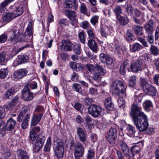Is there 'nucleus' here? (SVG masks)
<instances>
[{"instance_id":"obj_50","label":"nucleus","mask_w":159,"mask_h":159,"mask_svg":"<svg viewBox=\"0 0 159 159\" xmlns=\"http://www.w3.org/2000/svg\"><path fill=\"white\" fill-rule=\"evenodd\" d=\"M53 140L55 142L54 144L55 145H58L64 143L63 140L62 139H60L57 137V134H54L53 135Z\"/></svg>"},{"instance_id":"obj_7","label":"nucleus","mask_w":159,"mask_h":159,"mask_svg":"<svg viewBox=\"0 0 159 159\" xmlns=\"http://www.w3.org/2000/svg\"><path fill=\"white\" fill-rule=\"evenodd\" d=\"M143 97L139 95L135 97L134 102L132 104L129 113L142 111V107L140 106L139 103H141Z\"/></svg>"},{"instance_id":"obj_45","label":"nucleus","mask_w":159,"mask_h":159,"mask_svg":"<svg viewBox=\"0 0 159 159\" xmlns=\"http://www.w3.org/2000/svg\"><path fill=\"white\" fill-rule=\"evenodd\" d=\"M2 157L5 159L9 158L11 154L10 150L7 148L4 149L2 152Z\"/></svg>"},{"instance_id":"obj_42","label":"nucleus","mask_w":159,"mask_h":159,"mask_svg":"<svg viewBox=\"0 0 159 159\" xmlns=\"http://www.w3.org/2000/svg\"><path fill=\"white\" fill-rule=\"evenodd\" d=\"M106 138L109 143L111 144L115 143L117 138L115 136L111 135L110 134H108V133H107Z\"/></svg>"},{"instance_id":"obj_25","label":"nucleus","mask_w":159,"mask_h":159,"mask_svg":"<svg viewBox=\"0 0 159 159\" xmlns=\"http://www.w3.org/2000/svg\"><path fill=\"white\" fill-rule=\"evenodd\" d=\"M143 27L138 25H134L132 29L134 31V34L136 35L142 36L143 35Z\"/></svg>"},{"instance_id":"obj_51","label":"nucleus","mask_w":159,"mask_h":159,"mask_svg":"<svg viewBox=\"0 0 159 159\" xmlns=\"http://www.w3.org/2000/svg\"><path fill=\"white\" fill-rule=\"evenodd\" d=\"M86 67L87 70L90 73H93L96 69V66H94L93 65L90 64H87L86 65Z\"/></svg>"},{"instance_id":"obj_59","label":"nucleus","mask_w":159,"mask_h":159,"mask_svg":"<svg viewBox=\"0 0 159 159\" xmlns=\"http://www.w3.org/2000/svg\"><path fill=\"white\" fill-rule=\"evenodd\" d=\"M101 78V75L97 72L94 73L92 76L93 80L98 82L100 81Z\"/></svg>"},{"instance_id":"obj_5","label":"nucleus","mask_w":159,"mask_h":159,"mask_svg":"<svg viewBox=\"0 0 159 159\" xmlns=\"http://www.w3.org/2000/svg\"><path fill=\"white\" fill-rule=\"evenodd\" d=\"M102 110V106L96 104H91L88 108V113L94 118H97L101 116Z\"/></svg>"},{"instance_id":"obj_54","label":"nucleus","mask_w":159,"mask_h":159,"mask_svg":"<svg viewBox=\"0 0 159 159\" xmlns=\"http://www.w3.org/2000/svg\"><path fill=\"white\" fill-rule=\"evenodd\" d=\"M40 150V138L38 137L36 140L35 143V145L34 148V151L35 152H38Z\"/></svg>"},{"instance_id":"obj_36","label":"nucleus","mask_w":159,"mask_h":159,"mask_svg":"<svg viewBox=\"0 0 159 159\" xmlns=\"http://www.w3.org/2000/svg\"><path fill=\"white\" fill-rule=\"evenodd\" d=\"M66 15L70 19H73L76 17L75 12L74 11L66 10L65 12Z\"/></svg>"},{"instance_id":"obj_39","label":"nucleus","mask_w":159,"mask_h":159,"mask_svg":"<svg viewBox=\"0 0 159 159\" xmlns=\"http://www.w3.org/2000/svg\"><path fill=\"white\" fill-rule=\"evenodd\" d=\"M125 38L127 41L129 42H132L134 41V36L131 31L129 30H127Z\"/></svg>"},{"instance_id":"obj_58","label":"nucleus","mask_w":159,"mask_h":159,"mask_svg":"<svg viewBox=\"0 0 159 159\" xmlns=\"http://www.w3.org/2000/svg\"><path fill=\"white\" fill-rule=\"evenodd\" d=\"M80 26L84 29H88L90 26V24L88 21H82L80 25Z\"/></svg>"},{"instance_id":"obj_23","label":"nucleus","mask_w":159,"mask_h":159,"mask_svg":"<svg viewBox=\"0 0 159 159\" xmlns=\"http://www.w3.org/2000/svg\"><path fill=\"white\" fill-rule=\"evenodd\" d=\"M12 13L8 12L3 14L2 17V20L3 22L8 23L15 18Z\"/></svg>"},{"instance_id":"obj_17","label":"nucleus","mask_w":159,"mask_h":159,"mask_svg":"<svg viewBox=\"0 0 159 159\" xmlns=\"http://www.w3.org/2000/svg\"><path fill=\"white\" fill-rule=\"evenodd\" d=\"M104 105L106 109L108 111H112L115 109L114 104L111 97H108L105 99Z\"/></svg>"},{"instance_id":"obj_9","label":"nucleus","mask_w":159,"mask_h":159,"mask_svg":"<svg viewBox=\"0 0 159 159\" xmlns=\"http://www.w3.org/2000/svg\"><path fill=\"white\" fill-rule=\"evenodd\" d=\"M53 150L54 156L58 159L62 158L64 152V143L58 145L54 144Z\"/></svg>"},{"instance_id":"obj_40","label":"nucleus","mask_w":159,"mask_h":159,"mask_svg":"<svg viewBox=\"0 0 159 159\" xmlns=\"http://www.w3.org/2000/svg\"><path fill=\"white\" fill-rule=\"evenodd\" d=\"M78 37L81 43L84 44L86 43V37L84 30H81L78 34Z\"/></svg>"},{"instance_id":"obj_37","label":"nucleus","mask_w":159,"mask_h":159,"mask_svg":"<svg viewBox=\"0 0 159 159\" xmlns=\"http://www.w3.org/2000/svg\"><path fill=\"white\" fill-rule=\"evenodd\" d=\"M17 59L19 64H21L27 62L29 60V57L27 55H22L18 56Z\"/></svg>"},{"instance_id":"obj_41","label":"nucleus","mask_w":159,"mask_h":159,"mask_svg":"<svg viewBox=\"0 0 159 159\" xmlns=\"http://www.w3.org/2000/svg\"><path fill=\"white\" fill-rule=\"evenodd\" d=\"M80 9L81 13L86 15L88 16H89V15H88L87 8L85 3H81Z\"/></svg>"},{"instance_id":"obj_49","label":"nucleus","mask_w":159,"mask_h":159,"mask_svg":"<svg viewBox=\"0 0 159 159\" xmlns=\"http://www.w3.org/2000/svg\"><path fill=\"white\" fill-rule=\"evenodd\" d=\"M100 32L102 37L107 38L108 35V32L106 30V27L101 25L100 26Z\"/></svg>"},{"instance_id":"obj_6","label":"nucleus","mask_w":159,"mask_h":159,"mask_svg":"<svg viewBox=\"0 0 159 159\" xmlns=\"http://www.w3.org/2000/svg\"><path fill=\"white\" fill-rule=\"evenodd\" d=\"M139 57L137 60L134 61L130 65V67L132 72L137 73L141 71L144 67L145 63L142 59Z\"/></svg>"},{"instance_id":"obj_19","label":"nucleus","mask_w":159,"mask_h":159,"mask_svg":"<svg viewBox=\"0 0 159 159\" xmlns=\"http://www.w3.org/2000/svg\"><path fill=\"white\" fill-rule=\"evenodd\" d=\"M129 61L128 59H126L121 64L120 68V73L122 75H124L126 73V70H129Z\"/></svg>"},{"instance_id":"obj_48","label":"nucleus","mask_w":159,"mask_h":159,"mask_svg":"<svg viewBox=\"0 0 159 159\" xmlns=\"http://www.w3.org/2000/svg\"><path fill=\"white\" fill-rule=\"evenodd\" d=\"M151 53L154 56H157L158 54V49L157 47L154 45H151L150 49Z\"/></svg>"},{"instance_id":"obj_31","label":"nucleus","mask_w":159,"mask_h":159,"mask_svg":"<svg viewBox=\"0 0 159 159\" xmlns=\"http://www.w3.org/2000/svg\"><path fill=\"white\" fill-rule=\"evenodd\" d=\"M140 151V147L136 144L132 145L130 149V153L133 157H134L136 154H138Z\"/></svg>"},{"instance_id":"obj_29","label":"nucleus","mask_w":159,"mask_h":159,"mask_svg":"<svg viewBox=\"0 0 159 159\" xmlns=\"http://www.w3.org/2000/svg\"><path fill=\"white\" fill-rule=\"evenodd\" d=\"M16 125V121L12 118H10L7 120L6 124V127L8 130L10 131L13 129Z\"/></svg>"},{"instance_id":"obj_27","label":"nucleus","mask_w":159,"mask_h":159,"mask_svg":"<svg viewBox=\"0 0 159 159\" xmlns=\"http://www.w3.org/2000/svg\"><path fill=\"white\" fill-rule=\"evenodd\" d=\"M117 20L118 21L120 25H125L129 22V19L127 16H122L121 15L117 16Z\"/></svg>"},{"instance_id":"obj_47","label":"nucleus","mask_w":159,"mask_h":159,"mask_svg":"<svg viewBox=\"0 0 159 159\" xmlns=\"http://www.w3.org/2000/svg\"><path fill=\"white\" fill-rule=\"evenodd\" d=\"M136 83V79L135 76H133L130 77L129 81V85L131 87H135Z\"/></svg>"},{"instance_id":"obj_63","label":"nucleus","mask_w":159,"mask_h":159,"mask_svg":"<svg viewBox=\"0 0 159 159\" xmlns=\"http://www.w3.org/2000/svg\"><path fill=\"white\" fill-rule=\"evenodd\" d=\"M148 35L147 39V40L149 43L152 44L154 42V36L153 34H147Z\"/></svg>"},{"instance_id":"obj_12","label":"nucleus","mask_w":159,"mask_h":159,"mask_svg":"<svg viewBox=\"0 0 159 159\" xmlns=\"http://www.w3.org/2000/svg\"><path fill=\"white\" fill-rule=\"evenodd\" d=\"M31 23H29L28 26L26 29V31L25 32V39H22V41H24L25 42H30L32 43L33 39V36L32 35V30L31 27ZM32 45V44L30 45Z\"/></svg>"},{"instance_id":"obj_52","label":"nucleus","mask_w":159,"mask_h":159,"mask_svg":"<svg viewBox=\"0 0 159 159\" xmlns=\"http://www.w3.org/2000/svg\"><path fill=\"white\" fill-rule=\"evenodd\" d=\"M108 134L115 136L117 138V129L116 128L111 127L109 129L108 133Z\"/></svg>"},{"instance_id":"obj_8","label":"nucleus","mask_w":159,"mask_h":159,"mask_svg":"<svg viewBox=\"0 0 159 159\" xmlns=\"http://www.w3.org/2000/svg\"><path fill=\"white\" fill-rule=\"evenodd\" d=\"M84 149L82 144L80 142L77 143L74 151L75 159H80V157L84 156Z\"/></svg>"},{"instance_id":"obj_46","label":"nucleus","mask_w":159,"mask_h":159,"mask_svg":"<svg viewBox=\"0 0 159 159\" xmlns=\"http://www.w3.org/2000/svg\"><path fill=\"white\" fill-rule=\"evenodd\" d=\"M8 71L7 68L2 69L0 70V78L4 79L7 76Z\"/></svg>"},{"instance_id":"obj_33","label":"nucleus","mask_w":159,"mask_h":159,"mask_svg":"<svg viewBox=\"0 0 159 159\" xmlns=\"http://www.w3.org/2000/svg\"><path fill=\"white\" fill-rule=\"evenodd\" d=\"M120 146L125 156L128 155L129 153V148L126 143L123 142L120 144Z\"/></svg>"},{"instance_id":"obj_20","label":"nucleus","mask_w":159,"mask_h":159,"mask_svg":"<svg viewBox=\"0 0 159 159\" xmlns=\"http://www.w3.org/2000/svg\"><path fill=\"white\" fill-rule=\"evenodd\" d=\"M40 121V113L37 109H36L32 117L31 126H34L38 124Z\"/></svg>"},{"instance_id":"obj_61","label":"nucleus","mask_w":159,"mask_h":159,"mask_svg":"<svg viewBox=\"0 0 159 159\" xmlns=\"http://www.w3.org/2000/svg\"><path fill=\"white\" fill-rule=\"evenodd\" d=\"M87 33L88 37L89 39H95V36L94 34V33L93 31L92 30L90 29H88L87 30Z\"/></svg>"},{"instance_id":"obj_44","label":"nucleus","mask_w":159,"mask_h":159,"mask_svg":"<svg viewBox=\"0 0 159 159\" xmlns=\"http://www.w3.org/2000/svg\"><path fill=\"white\" fill-rule=\"evenodd\" d=\"M134 9L131 5L128 4L126 6L125 10L129 16H133Z\"/></svg>"},{"instance_id":"obj_64","label":"nucleus","mask_w":159,"mask_h":159,"mask_svg":"<svg viewBox=\"0 0 159 159\" xmlns=\"http://www.w3.org/2000/svg\"><path fill=\"white\" fill-rule=\"evenodd\" d=\"M7 5L3 2L0 4V12L2 13H4L6 9V7Z\"/></svg>"},{"instance_id":"obj_21","label":"nucleus","mask_w":159,"mask_h":159,"mask_svg":"<svg viewBox=\"0 0 159 159\" xmlns=\"http://www.w3.org/2000/svg\"><path fill=\"white\" fill-rule=\"evenodd\" d=\"M93 39H90L88 40V45L93 52H96L98 51V44Z\"/></svg>"},{"instance_id":"obj_34","label":"nucleus","mask_w":159,"mask_h":159,"mask_svg":"<svg viewBox=\"0 0 159 159\" xmlns=\"http://www.w3.org/2000/svg\"><path fill=\"white\" fill-rule=\"evenodd\" d=\"M24 11L23 8L21 7H16L15 9L12 12L15 18L21 15Z\"/></svg>"},{"instance_id":"obj_28","label":"nucleus","mask_w":159,"mask_h":159,"mask_svg":"<svg viewBox=\"0 0 159 159\" xmlns=\"http://www.w3.org/2000/svg\"><path fill=\"white\" fill-rule=\"evenodd\" d=\"M95 155V151L94 148L90 147L88 148L87 155L86 159H94Z\"/></svg>"},{"instance_id":"obj_32","label":"nucleus","mask_w":159,"mask_h":159,"mask_svg":"<svg viewBox=\"0 0 159 159\" xmlns=\"http://www.w3.org/2000/svg\"><path fill=\"white\" fill-rule=\"evenodd\" d=\"M18 157L21 159H29L26 152L22 149H18L17 152Z\"/></svg>"},{"instance_id":"obj_18","label":"nucleus","mask_w":159,"mask_h":159,"mask_svg":"<svg viewBox=\"0 0 159 159\" xmlns=\"http://www.w3.org/2000/svg\"><path fill=\"white\" fill-rule=\"evenodd\" d=\"M19 30L18 29L14 30L12 33V35L10 38V40L13 42L14 43H16L17 42L22 40V39L19 37Z\"/></svg>"},{"instance_id":"obj_62","label":"nucleus","mask_w":159,"mask_h":159,"mask_svg":"<svg viewBox=\"0 0 159 159\" xmlns=\"http://www.w3.org/2000/svg\"><path fill=\"white\" fill-rule=\"evenodd\" d=\"M78 63L76 62L71 61L69 63V66L71 69L75 71H77Z\"/></svg>"},{"instance_id":"obj_56","label":"nucleus","mask_w":159,"mask_h":159,"mask_svg":"<svg viewBox=\"0 0 159 159\" xmlns=\"http://www.w3.org/2000/svg\"><path fill=\"white\" fill-rule=\"evenodd\" d=\"M17 106V105L12 103L10 102L8 104L4 105L5 108L7 110H12L16 108Z\"/></svg>"},{"instance_id":"obj_13","label":"nucleus","mask_w":159,"mask_h":159,"mask_svg":"<svg viewBox=\"0 0 159 159\" xmlns=\"http://www.w3.org/2000/svg\"><path fill=\"white\" fill-rule=\"evenodd\" d=\"M145 33L147 34H153L154 31V22L152 19L148 20L144 25Z\"/></svg>"},{"instance_id":"obj_14","label":"nucleus","mask_w":159,"mask_h":159,"mask_svg":"<svg viewBox=\"0 0 159 159\" xmlns=\"http://www.w3.org/2000/svg\"><path fill=\"white\" fill-rule=\"evenodd\" d=\"M27 73V70L25 69H20L15 71L13 74V77L16 80L22 78L25 76Z\"/></svg>"},{"instance_id":"obj_22","label":"nucleus","mask_w":159,"mask_h":159,"mask_svg":"<svg viewBox=\"0 0 159 159\" xmlns=\"http://www.w3.org/2000/svg\"><path fill=\"white\" fill-rule=\"evenodd\" d=\"M40 131V128L39 126L33 128L30 131V138L32 141H34L38 136V133Z\"/></svg>"},{"instance_id":"obj_10","label":"nucleus","mask_w":159,"mask_h":159,"mask_svg":"<svg viewBox=\"0 0 159 159\" xmlns=\"http://www.w3.org/2000/svg\"><path fill=\"white\" fill-rule=\"evenodd\" d=\"M62 44L61 46V50L64 51H70L76 47V45L69 40H62Z\"/></svg>"},{"instance_id":"obj_15","label":"nucleus","mask_w":159,"mask_h":159,"mask_svg":"<svg viewBox=\"0 0 159 159\" xmlns=\"http://www.w3.org/2000/svg\"><path fill=\"white\" fill-rule=\"evenodd\" d=\"M22 95L23 98L26 101L31 100L33 98V94L30 92L27 86L24 87Z\"/></svg>"},{"instance_id":"obj_11","label":"nucleus","mask_w":159,"mask_h":159,"mask_svg":"<svg viewBox=\"0 0 159 159\" xmlns=\"http://www.w3.org/2000/svg\"><path fill=\"white\" fill-rule=\"evenodd\" d=\"M77 133L79 140L84 144L87 139V134L85 129L79 127L77 129Z\"/></svg>"},{"instance_id":"obj_3","label":"nucleus","mask_w":159,"mask_h":159,"mask_svg":"<svg viewBox=\"0 0 159 159\" xmlns=\"http://www.w3.org/2000/svg\"><path fill=\"white\" fill-rule=\"evenodd\" d=\"M112 88L114 94L121 97L122 96L123 97H126V86L124 85L123 82L122 81L116 80L113 82Z\"/></svg>"},{"instance_id":"obj_53","label":"nucleus","mask_w":159,"mask_h":159,"mask_svg":"<svg viewBox=\"0 0 159 159\" xmlns=\"http://www.w3.org/2000/svg\"><path fill=\"white\" fill-rule=\"evenodd\" d=\"M16 91L17 90L15 89V88L12 87L9 89L6 93V96L9 98V96L13 95Z\"/></svg>"},{"instance_id":"obj_2","label":"nucleus","mask_w":159,"mask_h":159,"mask_svg":"<svg viewBox=\"0 0 159 159\" xmlns=\"http://www.w3.org/2000/svg\"><path fill=\"white\" fill-rule=\"evenodd\" d=\"M139 83L143 91L146 95L152 97L156 96L157 89L151 84H149L146 79L140 78Z\"/></svg>"},{"instance_id":"obj_24","label":"nucleus","mask_w":159,"mask_h":159,"mask_svg":"<svg viewBox=\"0 0 159 159\" xmlns=\"http://www.w3.org/2000/svg\"><path fill=\"white\" fill-rule=\"evenodd\" d=\"M143 48V47L138 43H134L130 45V51L132 52H139Z\"/></svg>"},{"instance_id":"obj_55","label":"nucleus","mask_w":159,"mask_h":159,"mask_svg":"<svg viewBox=\"0 0 159 159\" xmlns=\"http://www.w3.org/2000/svg\"><path fill=\"white\" fill-rule=\"evenodd\" d=\"M17 106V105L12 103L10 102L8 104L4 105L5 108L7 110H12L16 108Z\"/></svg>"},{"instance_id":"obj_38","label":"nucleus","mask_w":159,"mask_h":159,"mask_svg":"<svg viewBox=\"0 0 159 159\" xmlns=\"http://www.w3.org/2000/svg\"><path fill=\"white\" fill-rule=\"evenodd\" d=\"M119 97V99L117 100V102L118 106L120 108H124L125 107V102L124 98L126 97H123L122 96L121 97L120 95H118Z\"/></svg>"},{"instance_id":"obj_57","label":"nucleus","mask_w":159,"mask_h":159,"mask_svg":"<svg viewBox=\"0 0 159 159\" xmlns=\"http://www.w3.org/2000/svg\"><path fill=\"white\" fill-rule=\"evenodd\" d=\"M73 86L74 89L76 92L79 93H82V90L81 87L79 84L77 83H74L73 84Z\"/></svg>"},{"instance_id":"obj_26","label":"nucleus","mask_w":159,"mask_h":159,"mask_svg":"<svg viewBox=\"0 0 159 159\" xmlns=\"http://www.w3.org/2000/svg\"><path fill=\"white\" fill-rule=\"evenodd\" d=\"M143 105L144 109L147 111H150L153 109L152 103L149 100H145L143 103Z\"/></svg>"},{"instance_id":"obj_30","label":"nucleus","mask_w":159,"mask_h":159,"mask_svg":"<svg viewBox=\"0 0 159 159\" xmlns=\"http://www.w3.org/2000/svg\"><path fill=\"white\" fill-rule=\"evenodd\" d=\"M127 134L130 137H134L136 132L135 127L134 126L129 124L128 125L127 128Z\"/></svg>"},{"instance_id":"obj_16","label":"nucleus","mask_w":159,"mask_h":159,"mask_svg":"<svg viewBox=\"0 0 159 159\" xmlns=\"http://www.w3.org/2000/svg\"><path fill=\"white\" fill-rule=\"evenodd\" d=\"M64 5L67 8H73L76 10L78 6V2L77 0H65Z\"/></svg>"},{"instance_id":"obj_4","label":"nucleus","mask_w":159,"mask_h":159,"mask_svg":"<svg viewBox=\"0 0 159 159\" xmlns=\"http://www.w3.org/2000/svg\"><path fill=\"white\" fill-rule=\"evenodd\" d=\"M29 109L30 108L28 105L23 106L21 110H20L18 116V121L20 122L23 121L22 127L23 129H26L28 125V122L30 115L28 114H26V113L29 111Z\"/></svg>"},{"instance_id":"obj_35","label":"nucleus","mask_w":159,"mask_h":159,"mask_svg":"<svg viewBox=\"0 0 159 159\" xmlns=\"http://www.w3.org/2000/svg\"><path fill=\"white\" fill-rule=\"evenodd\" d=\"M96 68L97 73L101 76H103L105 75L106 73V70L102 66L96 64Z\"/></svg>"},{"instance_id":"obj_43","label":"nucleus","mask_w":159,"mask_h":159,"mask_svg":"<svg viewBox=\"0 0 159 159\" xmlns=\"http://www.w3.org/2000/svg\"><path fill=\"white\" fill-rule=\"evenodd\" d=\"M113 11L115 13L116 18L117 16H121L122 13V9L120 5L116 6L114 9Z\"/></svg>"},{"instance_id":"obj_60","label":"nucleus","mask_w":159,"mask_h":159,"mask_svg":"<svg viewBox=\"0 0 159 159\" xmlns=\"http://www.w3.org/2000/svg\"><path fill=\"white\" fill-rule=\"evenodd\" d=\"M98 19L99 17L98 16H94L91 19L90 22L93 25H95L98 23Z\"/></svg>"},{"instance_id":"obj_1","label":"nucleus","mask_w":159,"mask_h":159,"mask_svg":"<svg viewBox=\"0 0 159 159\" xmlns=\"http://www.w3.org/2000/svg\"><path fill=\"white\" fill-rule=\"evenodd\" d=\"M132 120L136 128L141 132L146 131L149 123L147 116L143 111L129 113Z\"/></svg>"}]
</instances>
